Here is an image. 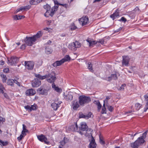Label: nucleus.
<instances>
[{
    "label": "nucleus",
    "instance_id": "1",
    "mask_svg": "<svg viewBox=\"0 0 148 148\" xmlns=\"http://www.w3.org/2000/svg\"><path fill=\"white\" fill-rule=\"evenodd\" d=\"M35 76L40 79L43 80L47 78V81L50 83H54L56 79V73L54 72H52L44 76H41L40 74H36Z\"/></svg>",
    "mask_w": 148,
    "mask_h": 148
},
{
    "label": "nucleus",
    "instance_id": "2",
    "mask_svg": "<svg viewBox=\"0 0 148 148\" xmlns=\"http://www.w3.org/2000/svg\"><path fill=\"white\" fill-rule=\"evenodd\" d=\"M92 130L90 128L87 129L85 131L82 132L80 131V134L81 135H84L85 136L88 137H92V139L89 145L90 148H96V144L95 141V140L92 136Z\"/></svg>",
    "mask_w": 148,
    "mask_h": 148
},
{
    "label": "nucleus",
    "instance_id": "3",
    "mask_svg": "<svg viewBox=\"0 0 148 148\" xmlns=\"http://www.w3.org/2000/svg\"><path fill=\"white\" fill-rule=\"evenodd\" d=\"M79 98V103L82 106H84L85 104H87L91 101V99L89 97L82 95L80 96Z\"/></svg>",
    "mask_w": 148,
    "mask_h": 148
},
{
    "label": "nucleus",
    "instance_id": "4",
    "mask_svg": "<svg viewBox=\"0 0 148 148\" xmlns=\"http://www.w3.org/2000/svg\"><path fill=\"white\" fill-rule=\"evenodd\" d=\"M19 61V58L16 57L12 56L7 58V63L10 65H15Z\"/></svg>",
    "mask_w": 148,
    "mask_h": 148
},
{
    "label": "nucleus",
    "instance_id": "5",
    "mask_svg": "<svg viewBox=\"0 0 148 148\" xmlns=\"http://www.w3.org/2000/svg\"><path fill=\"white\" fill-rule=\"evenodd\" d=\"M81 46V44L76 41L75 42L71 43L69 44V48L73 51H75L76 50L77 48L80 47Z\"/></svg>",
    "mask_w": 148,
    "mask_h": 148
},
{
    "label": "nucleus",
    "instance_id": "6",
    "mask_svg": "<svg viewBox=\"0 0 148 148\" xmlns=\"http://www.w3.org/2000/svg\"><path fill=\"white\" fill-rule=\"evenodd\" d=\"M36 40L32 36V37H26L24 39L25 43L28 46H32L36 41Z\"/></svg>",
    "mask_w": 148,
    "mask_h": 148
},
{
    "label": "nucleus",
    "instance_id": "7",
    "mask_svg": "<svg viewBox=\"0 0 148 148\" xmlns=\"http://www.w3.org/2000/svg\"><path fill=\"white\" fill-rule=\"evenodd\" d=\"M143 143V140H140L138 139L134 143H131V147L132 148H138V147Z\"/></svg>",
    "mask_w": 148,
    "mask_h": 148
},
{
    "label": "nucleus",
    "instance_id": "8",
    "mask_svg": "<svg viewBox=\"0 0 148 148\" xmlns=\"http://www.w3.org/2000/svg\"><path fill=\"white\" fill-rule=\"evenodd\" d=\"M130 59L128 56H123V60L122 61V65L123 66H128L129 62Z\"/></svg>",
    "mask_w": 148,
    "mask_h": 148
},
{
    "label": "nucleus",
    "instance_id": "9",
    "mask_svg": "<svg viewBox=\"0 0 148 148\" xmlns=\"http://www.w3.org/2000/svg\"><path fill=\"white\" fill-rule=\"evenodd\" d=\"M25 64L26 68L27 69L30 70L33 69L34 66V62H33L25 61Z\"/></svg>",
    "mask_w": 148,
    "mask_h": 148
},
{
    "label": "nucleus",
    "instance_id": "10",
    "mask_svg": "<svg viewBox=\"0 0 148 148\" xmlns=\"http://www.w3.org/2000/svg\"><path fill=\"white\" fill-rule=\"evenodd\" d=\"M79 21L80 23L82 24V26H84L88 24V18L87 16H85L79 19Z\"/></svg>",
    "mask_w": 148,
    "mask_h": 148
},
{
    "label": "nucleus",
    "instance_id": "11",
    "mask_svg": "<svg viewBox=\"0 0 148 148\" xmlns=\"http://www.w3.org/2000/svg\"><path fill=\"white\" fill-rule=\"evenodd\" d=\"M37 138L40 141L42 142H44L45 143L49 144V142L44 135L41 134L40 135L38 136Z\"/></svg>",
    "mask_w": 148,
    "mask_h": 148
},
{
    "label": "nucleus",
    "instance_id": "12",
    "mask_svg": "<svg viewBox=\"0 0 148 148\" xmlns=\"http://www.w3.org/2000/svg\"><path fill=\"white\" fill-rule=\"evenodd\" d=\"M41 81L37 78L34 79L32 82V85L33 87H37L41 84Z\"/></svg>",
    "mask_w": 148,
    "mask_h": 148
},
{
    "label": "nucleus",
    "instance_id": "13",
    "mask_svg": "<svg viewBox=\"0 0 148 148\" xmlns=\"http://www.w3.org/2000/svg\"><path fill=\"white\" fill-rule=\"evenodd\" d=\"M80 131L84 132L86 130L88 129V126L86 125V123L85 122H82L80 123V125L79 127Z\"/></svg>",
    "mask_w": 148,
    "mask_h": 148
},
{
    "label": "nucleus",
    "instance_id": "14",
    "mask_svg": "<svg viewBox=\"0 0 148 148\" xmlns=\"http://www.w3.org/2000/svg\"><path fill=\"white\" fill-rule=\"evenodd\" d=\"M37 92L40 94L42 95H47V94L48 90L40 87L37 90Z\"/></svg>",
    "mask_w": 148,
    "mask_h": 148
},
{
    "label": "nucleus",
    "instance_id": "15",
    "mask_svg": "<svg viewBox=\"0 0 148 148\" xmlns=\"http://www.w3.org/2000/svg\"><path fill=\"white\" fill-rule=\"evenodd\" d=\"M36 93L35 91L32 88L27 90L25 92V94L27 96L34 95Z\"/></svg>",
    "mask_w": 148,
    "mask_h": 148
},
{
    "label": "nucleus",
    "instance_id": "16",
    "mask_svg": "<svg viewBox=\"0 0 148 148\" xmlns=\"http://www.w3.org/2000/svg\"><path fill=\"white\" fill-rule=\"evenodd\" d=\"M64 63V60H60L56 61L52 64V65L54 67H56L60 66Z\"/></svg>",
    "mask_w": 148,
    "mask_h": 148
},
{
    "label": "nucleus",
    "instance_id": "17",
    "mask_svg": "<svg viewBox=\"0 0 148 148\" xmlns=\"http://www.w3.org/2000/svg\"><path fill=\"white\" fill-rule=\"evenodd\" d=\"M144 97L146 101V105L144 110V111L145 112L148 109V93L144 95Z\"/></svg>",
    "mask_w": 148,
    "mask_h": 148
},
{
    "label": "nucleus",
    "instance_id": "18",
    "mask_svg": "<svg viewBox=\"0 0 148 148\" xmlns=\"http://www.w3.org/2000/svg\"><path fill=\"white\" fill-rule=\"evenodd\" d=\"M44 8L46 10V12L45 13V16L48 17V16L47 15V14L49 13L48 15H49V12L50 10V5L48 4H47L45 5H44Z\"/></svg>",
    "mask_w": 148,
    "mask_h": 148
},
{
    "label": "nucleus",
    "instance_id": "19",
    "mask_svg": "<svg viewBox=\"0 0 148 148\" xmlns=\"http://www.w3.org/2000/svg\"><path fill=\"white\" fill-rule=\"evenodd\" d=\"M72 103V106H73V109L76 110L79 106V103L77 101H73Z\"/></svg>",
    "mask_w": 148,
    "mask_h": 148
},
{
    "label": "nucleus",
    "instance_id": "20",
    "mask_svg": "<svg viewBox=\"0 0 148 148\" xmlns=\"http://www.w3.org/2000/svg\"><path fill=\"white\" fill-rule=\"evenodd\" d=\"M61 102L57 103H53L51 104V106L54 110H56L59 107V105L61 104Z\"/></svg>",
    "mask_w": 148,
    "mask_h": 148
},
{
    "label": "nucleus",
    "instance_id": "21",
    "mask_svg": "<svg viewBox=\"0 0 148 148\" xmlns=\"http://www.w3.org/2000/svg\"><path fill=\"white\" fill-rule=\"evenodd\" d=\"M117 78L116 74H112L110 76L106 78V79L108 81H110L112 79L116 80L117 79Z\"/></svg>",
    "mask_w": 148,
    "mask_h": 148
},
{
    "label": "nucleus",
    "instance_id": "22",
    "mask_svg": "<svg viewBox=\"0 0 148 148\" xmlns=\"http://www.w3.org/2000/svg\"><path fill=\"white\" fill-rule=\"evenodd\" d=\"M52 88H54L55 90L58 92H62V90L61 88L58 87L56 86L54 83H52Z\"/></svg>",
    "mask_w": 148,
    "mask_h": 148
},
{
    "label": "nucleus",
    "instance_id": "23",
    "mask_svg": "<svg viewBox=\"0 0 148 148\" xmlns=\"http://www.w3.org/2000/svg\"><path fill=\"white\" fill-rule=\"evenodd\" d=\"M42 33L41 31H39L35 35L33 36L34 38L36 40L37 38L40 37L42 35Z\"/></svg>",
    "mask_w": 148,
    "mask_h": 148
},
{
    "label": "nucleus",
    "instance_id": "24",
    "mask_svg": "<svg viewBox=\"0 0 148 148\" xmlns=\"http://www.w3.org/2000/svg\"><path fill=\"white\" fill-rule=\"evenodd\" d=\"M119 16V11H116L113 14H111L110 17L113 18V20L115 18V17Z\"/></svg>",
    "mask_w": 148,
    "mask_h": 148
},
{
    "label": "nucleus",
    "instance_id": "25",
    "mask_svg": "<svg viewBox=\"0 0 148 148\" xmlns=\"http://www.w3.org/2000/svg\"><path fill=\"white\" fill-rule=\"evenodd\" d=\"M42 0H31L30 1V3L31 4L36 5L39 3Z\"/></svg>",
    "mask_w": 148,
    "mask_h": 148
},
{
    "label": "nucleus",
    "instance_id": "26",
    "mask_svg": "<svg viewBox=\"0 0 148 148\" xmlns=\"http://www.w3.org/2000/svg\"><path fill=\"white\" fill-rule=\"evenodd\" d=\"M147 134V132H145L143 133L142 136L138 138V139H139L140 140H143L144 143L145 141V140H144V139L146 138Z\"/></svg>",
    "mask_w": 148,
    "mask_h": 148
},
{
    "label": "nucleus",
    "instance_id": "27",
    "mask_svg": "<svg viewBox=\"0 0 148 148\" xmlns=\"http://www.w3.org/2000/svg\"><path fill=\"white\" fill-rule=\"evenodd\" d=\"M106 101H103V106L102 108V111L101 112V113L102 114H105L106 113V109L105 107V103H106Z\"/></svg>",
    "mask_w": 148,
    "mask_h": 148
},
{
    "label": "nucleus",
    "instance_id": "28",
    "mask_svg": "<svg viewBox=\"0 0 148 148\" xmlns=\"http://www.w3.org/2000/svg\"><path fill=\"white\" fill-rule=\"evenodd\" d=\"M26 126L24 124L23 125V130L21 133L23 135H26L25 132H28V130L26 129Z\"/></svg>",
    "mask_w": 148,
    "mask_h": 148
},
{
    "label": "nucleus",
    "instance_id": "29",
    "mask_svg": "<svg viewBox=\"0 0 148 148\" xmlns=\"http://www.w3.org/2000/svg\"><path fill=\"white\" fill-rule=\"evenodd\" d=\"M71 128L73 131H77V130L78 128V125L76 123L75 125H73L71 126Z\"/></svg>",
    "mask_w": 148,
    "mask_h": 148
},
{
    "label": "nucleus",
    "instance_id": "30",
    "mask_svg": "<svg viewBox=\"0 0 148 148\" xmlns=\"http://www.w3.org/2000/svg\"><path fill=\"white\" fill-rule=\"evenodd\" d=\"M86 41L88 42L90 46H92L93 45L96 44L97 43L95 41H92L88 39Z\"/></svg>",
    "mask_w": 148,
    "mask_h": 148
},
{
    "label": "nucleus",
    "instance_id": "31",
    "mask_svg": "<svg viewBox=\"0 0 148 148\" xmlns=\"http://www.w3.org/2000/svg\"><path fill=\"white\" fill-rule=\"evenodd\" d=\"M14 83V80L12 79H9L7 80V84L8 85L12 86Z\"/></svg>",
    "mask_w": 148,
    "mask_h": 148
},
{
    "label": "nucleus",
    "instance_id": "32",
    "mask_svg": "<svg viewBox=\"0 0 148 148\" xmlns=\"http://www.w3.org/2000/svg\"><path fill=\"white\" fill-rule=\"evenodd\" d=\"M52 51L51 49L48 47H46L45 48V52L47 54L51 53Z\"/></svg>",
    "mask_w": 148,
    "mask_h": 148
},
{
    "label": "nucleus",
    "instance_id": "33",
    "mask_svg": "<svg viewBox=\"0 0 148 148\" xmlns=\"http://www.w3.org/2000/svg\"><path fill=\"white\" fill-rule=\"evenodd\" d=\"M142 106V105L139 103H136L135 105V108L137 110H138L140 109Z\"/></svg>",
    "mask_w": 148,
    "mask_h": 148
},
{
    "label": "nucleus",
    "instance_id": "34",
    "mask_svg": "<svg viewBox=\"0 0 148 148\" xmlns=\"http://www.w3.org/2000/svg\"><path fill=\"white\" fill-rule=\"evenodd\" d=\"M92 114L90 112H89L87 114H85L86 119H88L90 118L91 117Z\"/></svg>",
    "mask_w": 148,
    "mask_h": 148
},
{
    "label": "nucleus",
    "instance_id": "35",
    "mask_svg": "<svg viewBox=\"0 0 148 148\" xmlns=\"http://www.w3.org/2000/svg\"><path fill=\"white\" fill-rule=\"evenodd\" d=\"M88 68L90 70V71L92 72L93 71L92 68V64L90 62L88 63Z\"/></svg>",
    "mask_w": 148,
    "mask_h": 148
},
{
    "label": "nucleus",
    "instance_id": "36",
    "mask_svg": "<svg viewBox=\"0 0 148 148\" xmlns=\"http://www.w3.org/2000/svg\"><path fill=\"white\" fill-rule=\"evenodd\" d=\"M70 59V57L69 55H66L65 56L64 58L62 60H63L64 61V62H65L67 61Z\"/></svg>",
    "mask_w": 148,
    "mask_h": 148
},
{
    "label": "nucleus",
    "instance_id": "37",
    "mask_svg": "<svg viewBox=\"0 0 148 148\" xmlns=\"http://www.w3.org/2000/svg\"><path fill=\"white\" fill-rule=\"evenodd\" d=\"M66 99L71 100L72 99L73 96L70 94H68L66 95Z\"/></svg>",
    "mask_w": 148,
    "mask_h": 148
},
{
    "label": "nucleus",
    "instance_id": "38",
    "mask_svg": "<svg viewBox=\"0 0 148 148\" xmlns=\"http://www.w3.org/2000/svg\"><path fill=\"white\" fill-rule=\"evenodd\" d=\"M4 89V88L3 86V85L0 83V93H3V90Z\"/></svg>",
    "mask_w": 148,
    "mask_h": 148
},
{
    "label": "nucleus",
    "instance_id": "39",
    "mask_svg": "<svg viewBox=\"0 0 148 148\" xmlns=\"http://www.w3.org/2000/svg\"><path fill=\"white\" fill-rule=\"evenodd\" d=\"M1 77L2 78V81L3 82H5L7 79V77L6 76L3 74H1Z\"/></svg>",
    "mask_w": 148,
    "mask_h": 148
},
{
    "label": "nucleus",
    "instance_id": "40",
    "mask_svg": "<svg viewBox=\"0 0 148 148\" xmlns=\"http://www.w3.org/2000/svg\"><path fill=\"white\" fill-rule=\"evenodd\" d=\"M106 107H107L108 110L110 112H112L114 109L113 108L112 106H109L108 104L106 105Z\"/></svg>",
    "mask_w": 148,
    "mask_h": 148
},
{
    "label": "nucleus",
    "instance_id": "41",
    "mask_svg": "<svg viewBox=\"0 0 148 148\" xmlns=\"http://www.w3.org/2000/svg\"><path fill=\"white\" fill-rule=\"evenodd\" d=\"M13 18L15 20L21 19H22L21 16H18L16 15L13 17Z\"/></svg>",
    "mask_w": 148,
    "mask_h": 148
},
{
    "label": "nucleus",
    "instance_id": "42",
    "mask_svg": "<svg viewBox=\"0 0 148 148\" xmlns=\"http://www.w3.org/2000/svg\"><path fill=\"white\" fill-rule=\"evenodd\" d=\"M79 118H83L86 119L85 114H84L82 113H79Z\"/></svg>",
    "mask_w": 148,
    "mask_h": 148
},
{
    "label": "nucleus",
    "instance_id": "43",
    "mask_svg": "<svg viewBox=\"0 0 148 148\" xmlns=\"http://www.w3.org/2000/svg\"><path fill=\"white\" fill-rule=\"evenodd\" d=\"M0 143H1V145H2L3 146L7 145L8 143L7 141L4 142L1 140L0 141Z\"/></svg>",
    "mask_w": 148,
    "mask_h": 148
},
{
    "label": "nucleus",
    "instance_id": "44",
    "mask_svg": "<svg viewBox=\"0 0 148 148\" xmlns=\"http://www.w3.org/2000/svg\"><path fill=\"white\" fill-rule=\"evenodd\" d=\"M126 86L125 84H122L119 89V90H123L124 89V87Z\"/></svg>",
    "mask_w": 148,
    "mask_h": 148
},
{
    "label": "nucleus",
    "instance_id": "45",
    "mask_svg": "<svg viewBox=\"0 0 148 148\" xmlns=\"http://www.w3.org/2000/svg\"><path fill=\"white\" fill-rule=\"evenodd\" d=\"M30 6L28 5L22 7L23 10H27L30 8Z\"/></svg>",
    "mask_w": 148,
    "mask_h": 148
},
{
    "label": "nucleus",
    "instance_id": "46",
    "mask_svg": "<svg viewBox=\"0 0 148 148\" xmlns=\"http://www.w3.org/2000/svg\"><path fill=\"white\" fill-rule=\"evenodd\" d=\"M134 11L136 12V13H139L140 12V10H139V8L136 7L134 10Z\"/></svg>",
    "mask_w": 148,
    "mask_h": 148
},
{
    "label": "nucleus",
    "instance_id": "47",
    "mask_svg": "<svg viewBox=\"0 0 148 148\" xmlns=\"http://www.w3.org/2000/svg\"><path fill=\"white\" fill-rule=\"evenodd\" d=\"M77 28V27L74 25V23L72 24L71 26V30H75Z\"/></svg>",
    "mask_w": 148,
    "mask_h": 148
},
{
    "label": "nucleus",
    "instance_id": "48",
    "mask_svg": "<svg viewBox=\"0 0 148 148\" xmlns=\"http://www.w3.org/2000/svg\"><path fill=\"white\" fill-rule=\"evenodd\" d=\"M56 11L55 9H53V8L51 9V10L50 12L51 16H53L54 14V13Z\"/></svg>",
    "mask_w": 148,
    "mask_h": 148
},
{
    "label": "nucleus",
    "instance_id": "49",
    "mask_svg": "<svg viewBox=\"0 0 148 148\" xmlns=\"http://www.w3.org/2000/svg\"><path fill=\"white\" fill-rule=\"evenodd\" d=\"M99 141L100 143L103 144H105V142L104 141L103 139H102V138L101 137V135H100L99 136Z\"/></svg>",
    "mask_w": 148,
    "mask_h": 148
},
{
    "label": "nucleus",
    "instance_id": "50",
    "mask_svg": "<svg viewBox=\"0 0 148 148\" xmlns=\"http://www.w3.org/2000/svg\"><path fill=\"white\" fill-rule=\"evenodd\" d=\"M3 71L4 73H8L9 72V69L8 68H6L3 69Z\"/></svg>",
    "mask_w": 148,
    "mask_h": 148
},
{
    "label": "nucleus",
    "instance_id": "51",
    "mask_svg": "<svg viewBox=\"0 0 148 148\" xmlns=\"http://www.w3.org/2000/svg\"><path fill=\"white\" fill-rule=\"evenodd\" d=\"M31 108V111L32 110H34L36 109V105H32L30 106Z\"/></svg>",
    "mask_w": 148,
    "mask_h": 148
},
{
    "label": "nucleus",
    "instance_id": "52",
    "mask_svg": "<svg viewBox=\"0 0 148 148\" xmlns=\"http://www.w3.org/2000/svg\"><path fill=\"white\" fill-rule=\"evenodd\" d=\"M23 135H23L22 134L20 135V136L19 137H18L17 138V139L19 141L21 140L22 138L23 137Z\"/></svg>",
    "mask_w": 148,
    "mask_h": 148
},
{
    "label": "nucleus",
    "instance_id": "53",
    "mask_svg": "<svg viewBox=\"0 0 148 148\" xmlns=\"http://www.w3.org/2000/svg\"><path fill=\"white\" fill-rule=\"evenodd\" d=\"M25 108L26 109V110H28L29 111H31V108L30 106H29L28 105L25 106Z\"/></svg>",
    "mask_w": 148,
    "mask_h": 148
},
{
    "label": "nucleus",
    "instance_id": "54",
    "mask_svg": "<svg viewBox=\"0 0 148 148\" xmlns=\"http://www.w3.org/2000/svg\"><path fill=\"white\" fill-rule=\"evenodd\" d=\"M26 47V45L25 44H24L22 45L21 46L20 48L22 49H24Z\"/></svg>",
    "mask_w": 148,
    "mask_h": 148
},
{
    "label": "nucleus",
    "instance_id": "55",
    "mask_svg": "<svg viewBox=\"0 0 148 148\" xmlns=\"http://www.w3.org/2000/svg\"><path fill=\"white\" fill-rule=\"evenodd\" d=\"M66 143V142H65L64 140L60 142L61 145H60V146L63 147V145H64Z\"/></svg>",
    "mask_w": 148,
    "mask_h": 148
},
{
    "label": "nucleus",
    "instance_id": "56",
    "mask_svg": "<svg viewBox=\"0 0 148 148\" xmlns=\"http://www.w3.org/2000/svg\"><path fill=\"white\" fill-rule=\"evenodd\" d=\"M98 42H99L100 43L103 45L104 44V41L103 39H101L100 40L98 41Z\"/></svg>",
    "mask_w": 148,
    "mask_h": 148
},
{
    "label": "nucleus",
    "instance_id": "57",
    "mask_svg": "<svg viewBox=\"0 0 148 148\" xmlns=\"http://www.w3.org/2000/svg\"><path fill=\"white\" fill-rule=\"evenodd\" d=\"M14 83L16 84L18 86H20V83L15 79L14 80Z\"/></svg>",
    "mask_w": 148,
    "mask_h": 148
},
{
    "label": "nucleus",
    "instance_id": "58",
    "mask_svg": "<svg viewBox=\"0 0 148 148\" xmlns=\"http://www.w3.org/2000/svg\"><path fill=\"white\" fill-rule=\"evenodd\" d=\"M23 10L22 7H21L19 8V9H18L15 12V13H16L17 12H18L20 11H22Z\"/></svg>",
    "mask_w": 148,
    "mask_h": 148
},
{
    "label": "nucleus",
    "instance_id": "59",
    "mask_svg": "<svg viewBox=\"0 0 148 148\" xmlns=\"http://www.w3.org/2000/svg\"><path fill=\"white\" fill-rule=\"evenodd\" d=\"M120 21H122L124 22H125L126 21V19L124 17H122L121 19L120 20Z\"/></svg>",
    "mask_w": 148,
    "mask_h": 148
},
{
    "label": "nucleus",
    "instance_id": "60",
    "mask_svg": "<svg viewBox=\"0 0 148 148\" xmlns=\"http://www.w3.org/2000/svg\"><path fill=\"white\" fill-rule=\"evenodd\" d=\"M97 108L98 109V110L99 111V110L101 109L102 106L101 105L100 103L99 104H98L97 105Z\"/></svg>",
    "mask_w": 148,
    "mask_h": 148
},
{
    "label": "nucleus",
    "instance_id": "61",
    "mask_svg": "<svg viewBox=\"0 0 148 148\" xmlns=\"http://www.w3.org/2000/svg\"><path fill=\"white\" fill-rule=\"evenodd\" d=\"M94 103L97 106V105L98 104H99L100 103L99 101L98 100L97 101H95L94 102Z\"/></svg>",
    "mask_w": 148,
    "mask_h": 148
},
{
    "label": "nucleus",
    "instance_id": "62",
    "mask_svg": "<svg viewBox=\"0 0 148 148\" xmlns=\"http://www.w3.org/2000/svg\"><path fill=\"white\" fill-rule=\"evenodd\" d=\"M110 99V98L109 97H108V96L106 97L105 100H104V101H106V103H108V99Z\"/></svg>",
    "mask_w": 148,
    "mask_h": 148
},
{
    "label": "nucleus",
    "instance_id": "63",
    "mask_svg": "<svg viewBox=\"0 0 148 148\" xmlns=\"http://www.w3.org/2000/svg\"><path fill=\"white\" fill-rule=\"evenodd\" d=\"M17 45L18 46H19V45H20V42H18V43H16L15 44H13V46H15V47L14 48H15L16 47V45Z\"/></svg>",
    "mask_w": 148,
    "mask_h": 148
},
{
    "label": "nucleus",
    "instance_id": "64",
    "mask_svg": "<svg viewBox=\"0 0 148 148\" xmlns=\"http://www.w3.org/2000/svg\"><path fill=\"white\" fill-rule=\"evenodd\" d=\"M4 64V62L3 60L0 61V65H3Z\"/></svg>",
    "mask_w": 148,
    "mask_h": 148
}]
</instances>
